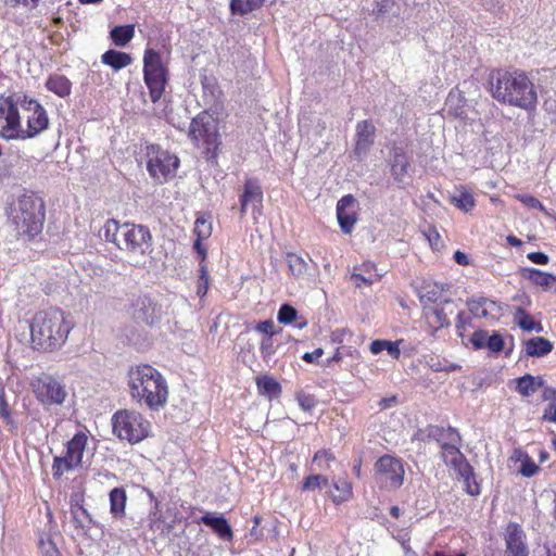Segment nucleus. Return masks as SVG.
Listing matches in <instances>:
<instances>
[{
	"label": "nucleus",
	"mask_w": 556,
	"mask_h": 556,
	"mask_svg": "<svg viewBox=\"0 0 556 556\" xmlns=\"http://www.w3.org/2000/svg\"><path fill=\"white\" fill-rule=\"evenodd\" d=\"M489 85L492 97L498 102L526 111L535 109L538 94L525 73L494 70L489 75Z\"/></svg>",
	"instance_id": "f257e3e1"
},
{
	"label": "nucleus",
	"mask_w": 556,
	"mask_h": 556,
	"mask_svg": "<svg viewBox=\"0 0 556 556\" xmlns=\"http://www.w3.org/2000/svg\"><path fill=\"white\" fill-rule=\"evenodd\" d=\"M128 387L131 399L143 403L151 410H159L167 402V382L163 375L151 365L144 364L130 368Z\"/></svg>",
	"instance_id": "f03ea898"
},
{
	"label": "nucleus",
	"mask_w": 556,
	"mask_h": 556,
	"mask_svg": "<svg viewBox=\"0 0 556 556\" xmlns=\"http://www.w3.org/2000/svg\"><path fill=\"white\" fill-rule=\"evenodd\" d=\"M99 236L134 258L141 260L152 252V235L143 225L121 224L116 219H109Z\"/></svg>",
	"instance_id": "7ed1b4c3"
},
{
	"label": "nucleus",
	"mask_w": 556,
	"mask_h": 556,
	"mask_svg": "<svg viewBox=\"0 0 556 556\" xmlns=\"http://www.w3.org/2000/svg\"><path fill=\"white\" fill-rule=\"evenodd\" d=\"M70 329L63 311L50 308L35 315L30 325V336L33 342L41 349L52 351L65 342Z\"/></svg>",
	"instance_id": "20e7f679"
},
{
	"label": "nucleus",
	"mask_w": 556,
	"mask_h": 556,
	"mask_svg": "<svg viewBox=\"0 0 556 556\" xmlns=\"http://www.w3.org/2000/svg\"><path fill=\"white\" fill-rule=\"evenodd\" d=\"M43 222V201L34 193L23 194L12 214V223L17 236L35 237L42 230Z\"/></svg>",
	"instance_id": "39448f33"
},
{
	"label": "nucleus",
	"mask_w": 556,
	"mask_h": 556,
	"mask_svg": "<svg viewBox=\"0 0 556 556\" xmlns=\"http://www.w3.org/2000/svg\"><path fill=\"white\" fill-rule=\"evenodd\" d=\"M113 433L121 440L138 443L149 434L150 422L135 410H118L112 417Z\"/></svg>",
	"instance_id": "423d86ee"
},
{
	"label": "nucleus",
	"mask_w": 556,
	"mask_h": 556,
	"mask_svg": "<svg viewBox=\"0 0 556 556\" xmlns=\"http://www.w3.org/2000/svg\"><path fill=\"white\" fill-rule=\"evenodd\" d=\"M166 75L167 70L163 64L161 54L153 49L146 50L143 56V76L153 103L157 102L164 92Z\"/></svg>",
	"instance_id": "0eeeda50"
},
{
	"label": "nucleus",
	"mask_w": 556,
	"mask_h": 556,
	"mask_svg": "<svg viewBox=\"0 0 556 556\" xmlns=\"http://www.w3.org/2000/svg\"><path fill=\"white\" fill-rule=\"evenodd\" d=\"M22 94L0 97V137L5 140L21 139V117L17 105H22Z\"/></svg>",
	"instance_id": "6e6552de"
},
{
	"label": "nucleus",
	"mask_w": 556,
	"mask_h": 556,
	"mask_svg": "<svg viewBox=\"0 0 556 556\" xmlns=\"http://www.w3.org/2000/svg\"><path fill=\"white\" fill-rule=\"evenodd\" d=\"M31 387L35 397L43 406H60L68 395L65 383L47 374L34 379Z\"/></svg>",
	"instance_id": "1a4fd4ad"
},
{
	"label": "nucleus",
	"mask_w": 556,
	"mask_h": 556,
	"mask_svg": "<svg viewBox=\"0 0 556 556\" xmlns=\"http://www.w3.org/2000/svg\"><path fill=\"white\" fill-rule=\"evenodd\" d=\"M405 470L401 459L383 455L375 463V481L380 489L394 491L404 482Z\"/></svg>",
	"instance_id": "9d476101"
},
{
	"label": "nucleus",
	"mask_w": 556,
	"mask_h": 556,
	"mask_svg": "<svg viewBox=\"0 0 556 556\" xmlns=\"http://www.w3.org/2000/svg\"><path fill=\"white\" fill-rule=\"evenodd\" d=\"M189 138L197 144L206 146L207 150L219 144L217 118L210 110H205L192 118L188 132Z\"/></svg>",
	"instance_id": "9b49d317"
},
{
	"label": "nucleus",
	"mask_w": 556,
	"mask_h": 556,
	"mask_svg": "<svg viewBox=\"0 0 556 556\" xmlns=\"http://www.w3.org/2000/svg\"><path fill=\"white\" fill-rule=\"evenodd\" d=\"M441 457L444 464L453 468L464 480L468 494H480V486L478 483H475L473 486L469 484V479L473 477V468L456 446V443H444L443 450L441 451Z\"/></svg>",
	"instance_id": "f8f14e48"
},
{
	"label": "nucleus",
	"mask_w": 556,
	"mask_h": 556,
	"mask_svg": "<svg viewBox=\"0 0 556 556\" xmlns=\"http://www.w3.org/2000/svg\"><path fill=\"white\" fill-rule=\"evenodd\" d=\"M178 166L179 159L176 155L160 148L155 149L152 147V153L149 154L147 169L155 181L163 184L174 178Z\"/></svg>",
	"instance_id": "ddd939ff"
},
{
	"label": "nucleus",
	"mask_w": 556,
	"mask_h": 556,
	"mask_svg": "<svg viewBox=\"0 0 556 556\" xmlns=\"http://www.w3.org/2000/svg\"><path fill=\"white\" fill-rule=\"evenodd\" d=\"M22 106L30 112L27 116V128H21L23 137L21 139L34 138L49 126V117L45 108L35 99L23 94Z\"/></svg>",
	"instance_id": "4468645a"
},
{
	"label": "nucleus",
	"mask_w": 556,
	"mask_h": 556,
	"mask_svg": "<svg viewBox=\"0 0 556 556\" xmlns=\"http://www.w3.org/2000/svg\"><path fill=\"white\" fill-rule=\"evenodd\" d=\"M357 201L352 194L342 197L337 203V218L343 233H351L357 222Z\"/></svg>",
	"instance_id": "2eb2a0df"
},
{
	"label": "nucleus",
	"mask_w": 556,
	"mask_h": 556,
	"mask_svg": "<svg viewBox=\"0 0 556 556\" xmlns=\"http://www.w3.org/2000/svg\"><path fill=\"white\" fill-rule=\"evenodd\" d=\"M525 532L518 523L509 522L506 528L504 556H528L529 549L525 542Z\"/></svg>",
	"instance_id": "dca6fc26"
},
{
	"label": "nucleus",
	"mask_w": 556,
	"mask_h": 556,
	"mask_svg": "<svg viewBox=\"0 0 556 556\" xmlns=\"http://www.w3.org/2000/svg\"><path fill=\"white\" fill-rule=\"evenodd\" d=\"M466 305L477 318L497 319L502 315L501 305L489 298H471L467 300Z\"/></svg>",
	"instance_id": "f3484780"
},
{
	"label": "nucleus",
	"mask_w": 556,
	"mask_h": 556,
	"mask_svg": "<svg viewBox=\"0 0 556 556\" xmlns=\"http://www.w3.org/2000/svg\"><path fill=\"white\" fill-rule=\"evenodd\" d=\"M88 438L84 432L76 433L67 443L65 458V469H73L81 463L83 454Z\"/></svg>",
	"instance_id": "a211bd4d"
},
{
	"label": "nucleus",
	"mask_w": 556,
	"mask_h": 556,
	"mask_svg": "<svg viewBox=\"0 0 556 556\" xmlns=\"http://www.w3.org/2000/svg\"><path fill=\"white\" fill-rule=\"evenodd\" d=\"M263 191L258 182L254 179H247L243 193L240 195L241 215L245 214L249 205L256 208L262 204Z\"/></svg>",
	"instance_id": "6ab92c4d"
},
{
	"label": "nucleus",
	"mask_w": 556,
	"mask_h": 556,
	"mask_svg": "<svg viewBox=\"0 0 556 556\" xmlns=\"http://www.w3.org/2000/svg\"><path fill=\"white\" fill-rule=\"evenodd\" d=\"M203 88V97L205 104L208 105L210 111L214 110L215 112L222 106V90L217 84V80L213 76H203L202 80Z\"/></svg>",
	"instance_id": "aec40b11"
},
{
	"label": "nucleus",
	"mask_w": 556,
	"mask_h": 556,
	"mask_svg": "<svg viewBox=\"0 0 556 556\" xmlns=\"http://www.w3.org/2000/svg\"><path fill=\"white\" fill-rule=\"evenodd\" d=\"M408 168L409 161L406 154L402 150L396 149L391 164V174L400 187H404L409 182Z\"/></svg>",
	"instance_id": "412c9836"
},
{
	"label": "nucleus",
	"mask_w": 556,
	"mask_h": 556,
	"mask_svg": "<svg viewBox=\"0 0 556 556\" xmlns=\"http://www.w3.org/2000/svg\"><path fill=\"white\" fill-rule=\"evenodd\" d=\"M422 432L427 435L428 440L439 443L441 450H443L444 443H457L460 440L458 431L453 427L443 428L430 425Z\"/></svg>",
	"instance_id": "4be33fe9"
},
{
	"label": "nucleus",
	"mask_w": 556,
	"mask_h": 556,
	"mask_svg": "<svg viewBox=\"0 0 556 556\" xmlns=\"http://www.w3.org/2000/svg\"><path fill=\"white\" fill-rule=\"evenodd\" d=\"M134 317L148 325L153 326L157 320L155 304L150 298H139L135 304Z\"/></svg>",
	"instance_id": "5701e85b"
},
{
	"label": "nucleus",
	"mask_w": 556,
	"mask_h": 556,
	"mask_svg": "<svg viewBox=\"0 0 556 556\" xmlns=\"http://www.w3.org/2000/svg\"><path fill=\"white\" fill-rule=\"evenodd\" d=\"M520 276L544 290H554L556 292V276L552 274L541 271L536 268H521Z\"/></svg>",
	"instance_id": "b1692460"
},
{
	"label": "nucleus",
	"mask_w": 556,
	"mask_h": 556,
	"mask_svg": "<svg viewBox=\"0 0 556 556\" xmlns=\"http://www.w3.org/2000/svg\"><path fill=\"white\" fill-rule=\"evenodd\" d=\"M201 521L210 527L220 539L230 541L232 539V530L226 518L222 515L205 514L201 517Z\"/></svg>",
	"instance_id": "393cba45"
},
{
	"label": "nucleus",
	"mask_w": 556,
	"mask_h": 556,
	"mask_svg": "<svg viewBox=\"0 0 556 556\" xmlns=\"http://www.w3.org/2000/svg\"><path fill=\"white\" fill-rule=\"evenodd\" d=\"M457 312V304L452 299H444L432 309L435 318V329L446 328L451 325L450 316Z\"/></svg>",
	"instance_id": "a878e982"
},
{
	"label": "nucleus",
	"mask_w": 556,
	"mask_h": 556,
	"mask_svg": "<svg viewBox=\"0 0 556 556\" xmlns=\"http://www.w3.org/2000/svg\"><path fill=\"white\" fill-rule=\"evenodd\" d=\"M45 87L50 92H53L60 98H66L72 93V83L71 80L58 73L50 74L45 83Z\"/></svg>",
	"instance_id": "bb28decb"
},
{
	"label": "nucleus",
	"mask_w": 556,
	"mask_h": 556,
	"mask_svg": "<svg viewBox=\"0 0 556 556\" xmlns=\"http://www.w3.org/2000/svg\"><path fill=\"white\" fill-rule=\"evenodd\" d=\"M286 262L291 274L298 279H304L306 277L312 276L309 271V263H313V261L309 257L308 260H305L304 257L295 253H287Z\"/></svg>",
	"instance_id": "cd10ccee"
},
{
	"label": "nucleus",
	"mask_w": 556,
	"mask_h": 556,
	"mask_svg": "<svg viewBox=\"0 0 556 556\" xmlns=\"http://www.w3.org/2000/svg\"><path fill=\"white\" fill-rule=\"evenodd\" d=\"M544 379L541 376H532L527 374L516 379V390L521 396H531L540 388L544 387Z\"/></svg>",
	"instance_id": "c85d7f7f"
},
{
	"label": "nucleus",
	"mask_w": 556,
	"mask_h": 556,
	"mask_svg": "<svg viewBox=\"0 0 556 556\" xmlns=\"http://www.w3.org/2000/svg\"><path fill=\"white\" fill-rule=\"evenodd\" d=\"M110 513L112 517L119 520L125 517L127 494L124 488H114L109 494Z\"/></svg>",
	"instance_id": "c756f323"
},
{
	"label": "nucleus",
	"mask_w": 556,
	"mask_h": 556,
	"mask_svg": "<svg viewBox=\"0 0 556 556\" xmlns=\"http://www.w3.org/2000/svg\"><path fill=\"white\" fill-rule=\"evenodd\" d=\"M553 343L543 337H534L525 342V352L530 357H543L553 351Z\"/></svg>",
	"instance_id": "7c9ffc66"
},
{
	"label": "nucleus",
	"mask_w": 556,
	"mask_h": 556,
	"mask_svg": "<svg viewBox=\"0 0 556 556\" xmlns=\"http://www.w3.org/2000/svg\"><path fill=\"white\" fill-rule=\"evenodd\" d=\"M103 64L111 66L114 71H119L131 64L132 58L130 54L117 50H108L101 55Z\"/></svg>",
	"instance_id": "2f4dec72"
},
{
	"label": "nucleus",
	"mask_w": 556,
	"mask_h": 556,
	"mask_svg": "<svg viewBox=\"0 0 556 556\" xmlns=\"http://www.w3.org/2000/svg\"><path fill=\"white\" fill-rule=\"evenodd\" d=\"M375 126L368 121L358 122L356 125V151L368 149L374 142Z\"/></svg>",
	"instance_id": "473e14b6"
},
{
	"label": "nucleus",
	"mask_w": 556,
	"mask_h": 556,
	"mask_svg": "<svg viewBox=\"0 0 556 556\" xmlns=\"http://www.w3.org/2000/svg\"><path fill=\"white\" fill-rule=\"evenodd\" d=\"M443 288H440L437 283L421 287L418 291V298L424 308H428L430 303H441Z\"/></svg>",
	"instance_id": "72a5a7b5"
},
{
	"label": "nucleus",
	"mask_w": 556,
	"mask_h": 556,
	"mask_svg": "<svg viewBox=\"0 0 556 556\" xmlns=\"http://www.w3.org/2000/svg\"><path fill=\"white\" fill-rule=\"evenodd\" d=\"M110 36L117 47H125L135 36L134 25H119L111 29Z\"/></svg>",
	"instance_id": "f704fd0d"
},
{
	"label": "nucleus",
	"mask_w": 556,
	"mask_h": 556,
	"mask_svg": "<svg viewBox=\"0 0 556 556\" xmlns=\"http://www.w3.org/2000/svg\"><path fill=\"white\" fill-rule=\"evenodd\" d=\"M267 0H231L230 10L233 15H247L258 10Z\"/></svg>",
	"instance_id": "c9c22d12"
},
{
	"label": "nucleus",
	"mask_w": 556,
	"mask_h": 556,
	"mask_svg": "<svg viewBox=\"0 0 556 556\" xmlns=\"http://www.w3.org/2000/svg\"><path fill=\"white\" fill-rule=\"evenodd\" d=\"M71 510L73 522L75 523L76 528L89 529L91 525H96V521L92 519L88 510L79 505L78 502L71 504Z\"/></svg>",
	"instance_id": "e433bc0d"
},
{
	"label": "nucleus",
	"mask_w": 556,
	"mask_h": 556,
	"mask_svg": "<svg viewBox=\"0 0 556 556\" xmlns=\"http://www.w3.org/2000/svg\"><path fill=\"white\" fill-rule=\"evenodd\" d=\"M395 7L394 0L375 1L371 14L378 23H383L390 13L395 14Z\"/></svg>",
	"instance_id": "4c0bfd02"
},
{
	"label": "nucleus",
	"mask_w": 556,
	"mask_h": 556,
	"mask_svg": "<svg viewBox=\"0 0 556 556\" xmlns=\"http://www.w3.org/2000/svg\"><path fill=\"white\" fill-rule=\"evenodd\" d=\"M257 388L262 394L277 396L281 392L280 384L269 376H262L256 379Z\"/></svg>",
	"instance_id": "58836bf2"
},
{
	"label": "nucleus",
	"mask_w": 556,
	"mask_h": 556,
	"mask_svg": "<svg viewBox=\"0 0 556 556\" xmlns=\"http://www.w3.org/2000/svg\"><path fill=\"white\" fill-rule=\"evenodd\" d=\"M333 488L338 492V494H333L331 496L333 503H336V504H340V503L346 502L353 495L352 483L349 482L346 479H339V480H337L333 483Z\"/></svg>",
	"instance_id": "ea45409f"
},
{
	"label": "nucleus",
	"mask_w": 556,
	"mask_h": 556,
	"mask_svg": "<svg viewBox=\"0 0 556 556\" xmlns=\"http://www.w3.org/2000/svg\"><path fill=\"white\" fill-rule=\"evenodd\" d=\"M451 202L459 210L469 212L475 206V199L471 192L467 190H459L451 197Z\"/></svg>",
	"instance_id": "a19ab883"
},
{
	"label": "nucleus",
	"mask_w": 556,
	"mask_h": 556,
	"mask_svg": "<svg viewBox=\"0 0 556 556\" xmlns=\"http://www.w3.org/2000/svg\"><path fill=\"white\" fill-rule=\"evenodd\" d=\"M329 480L327 477L323 475H311L305 478L302 490L303 491H315L317 489H320L323 486H328Z\"/></svg>",
	"instance_id": "79ce46f5"
},
{
	"label": "nucleus",
	"mask_w": 556,
	"mask_h": 556,
	"mask_svg": "<svg viewBox=\"0 0 556 556\" xmlns=\"http://www.w3.org/2000/svg\"><path fill=\"white\" fill-rule=\"evenodd\" d=\"M277 319L280 324L289 325L298 320V311L290 304H282L278 311Z\"/></svg>",
	"instance_id": "37998d69"
},
{
	"label": "nucleus",
	"mask_w": 556,
	"mask_h": 556,
	"mask_svg": "<svg viewBox=\"0 0 556 556\" xmlns=\"http://www.w3.org/2000/svg\"><path fill=\"white\" fill-rule=\"evenodd\" d=\"M194 233L198 239H207L212 233V225L204 217H199L195 220Z\"/></svg>",
	"instance_id": "c03bdc74"
},
{
	"label": "nucleus",
	"mask_w": 556,
	"mask_h": 556,
	"mask_svg": "<svg viewBox=\"0 0 556 556\" xmlns=\"http://www.w3.org/2000/svg\"><path fill=\"white\" fill-rule=\"evenodd\" d=\"M516 317H520L518 320V326L525 331H532L535 328V321L531 318V316L522 308L518 307L516 309Z\"/></svg>",
	"instance_id": "a18cd8bd"
},
{
	"label": "nucleus",
	"mask_w": 556,
	"mask_h": 556,
	"mask_svg": "<svg viewBox=\"0 0 556 556\" xmlns=\"http://www.w3.org/2000/svg\"><path fill=\"white\" fill-rule=\"evenodd\" d=\"M539 466L535 465V463L529 457L525 456L523 463L521 465V468L519 472L527 478H531L535 476L539 471Z\"/></svg>",
	"instance_id": "49530a36"
},
{
	"label": "nucleus",
	"mask_w": 556,
	"mask_h": 556,
	"mask_svg": "<svg viewBox=\"0 0 556 556\" xmlns=\"http://www.w3.org/2000/svg\"><path fill=\"white\" fill-rule=\"evenodd\" d=\"M486 348L493 353H500L504 349V339L498 332L489 336Z\"/></svg>",
	"instance_id": "de8ad7c7"
},
{
	"label": "nucleus",
	"mask_w": 556,
	"mask_h": 556,
	"mask_svg": "<svg viewBox=\"0 0 556 556\" xmlns=\"http://www.w3.org/2000/svg\"><path fill=\"white\" fill-rule=\"evenodd\" d=\"M0 418H2L7 425L14 426L4 392L0 394Z\"/></svg>",
	"instance_id": "09e8293b"
},
{
	"label": "nucleus",
	"mask_w": 556,
	"mask_h": 556,
	"mask_svg": "<svg viewBox=\"0 0 556 556\" xmlns=\"http://www.w3.org/2000/svg\"><path fill=\"white\" fill-rule=\"evenodd\" d=\"M457 318H456V329L459 337H464V330L467 326H471V317L467 315L464 311L456 312Z\"/></svg>",
	"instance_id": "8fccbe9b"
},
{
	"label": "nucleus",
	"mask_w": 556,
	"mask_h": 556,
	"mask_svg": "<svg viewBox=\"0 0 556 556\" xmlns=\"http://www.w3.org/2000/svg\"><path fill=\"white\" fill-rule=\"evenodd\" d=\"M275 353L274 342L271 337H265L261 342V355L264 361L270 359Z\"/></svg>",
	"instance_id": "3c124183"
},
{
	"label": "nucleus",
	"mask_w": 556,
	"mask_h": 556,
	"mask_svg": "<svg viewBox=\"0 0 556 556\" xmlns=\"http://www.w3.org/2000/svg\"><path fill=\"white\" fill-rule=\"evenodd\" d=\"M298 402L300 407L305 412L312 410L316 405L315 397L303 392L298 394Z\"/></svg>",
	"instance_id": "603ef678"
},
{
	"label": "nucleus",
	"mask_w": 556,
	"mask_h": 556,
	"mask_svg": "<svg viewBox=\"0 0 556 556\" xmlns=\"http://www.w3.org/2000/svg\"><path fill=\"white\" fill-rule=\"evenodd\" d=\"M489 333L485 330H477L472 333L471 343L476 349L486 348Z\"/></svg>",
	"instance_id": "864d4df0"
},
{
	"label": "nucleus",
	"mask_w": 556,
	"mask_h": 556,
	"mask_svg": "<svg viewBox=\"0 0 556 556\" xmlns=\"http://www.w3.org/2000/svg\"><path fill=\"white\" fill-rule=\"evenodd\" d=\"M517 199L530 208H538L540 211L544 210L543 204L536 198L530 194H518Z\"/></svg>",
	"instance_id": "5fc2aeb1"
},
{
	"label": "nucleus",
	"mask_w": 556,
	"mask_h": 556,
	"mask_svg": "<svg viewBox=\"0 0 556 556\" xmlns=\"http://www.w3.org/2000/svg\"><path fill=\"white\" fill-rule=\"evenodd\" d=\"M40 549L43 556H61L55 544L50 540H40Z\"/></svg>",
	"instance_id": "6e6d98bb"
},
{
	"label": "nucleus",
	"mask_w": 556,
	"mask_h": 556,
	"mask_svg": "<svg viewBox=\"0 0 556 556\" xmlns=\"http://www.w3.org/2000/svg\"><path fill=\"white\" fill-rule=\"evenodd\" d=\"M424 235L426 236L427 240L429 241L430 245L433 249H439L440 233L434 227L429 226L427 229L424 230Z\"/></svg>",
	"instance_id": "4d7b16f0"
},
{
	"label": "nucleus",
	"mask_w": 556,
	"mask_h": 556,
	"mask_svg": "<svg viewBox=\"0 0 556 556\" xmlns=\"http://www.w3.org/2000/svg\"><path fill=\"white\" fill-rule=\"evenodd\" d=\"M65 470V458L59 456L54 457L52 465L53 477L61 478Z\"/></svg>",
	"instance_id": "13d9d810"
},
{
	"label": "nucleus",
	"mask_w": 556,
	"mask_h": 556,
	"mask_svg": "<svg viewBox=\"0 0 556 556\" xmlns=\"http://www.w3.org/2000/svg\"><path fill=\"white\" fill-rule=\"evenodd\" d=\"M527 257L532 263L538 264V265H546L549 261L548 255L543 252H530V253H528Z\"/></svg>",
	"instance_id": "bf43d9fd"
},
{
	"label": "nucleus",
	"mask_w": 556,
	"mask_h": 556,
	"mask_svg": "<svg viewBox=\"0 0 556 556\" xmlns=\"http://www.w3.org/2000/svg\"><path fill=\"white\" fill-rule=\"evenodd\" d=\"M543 420L556 422V399L551 402L544 410Z\"/></svg>",
	"instance_id": "052dcab7"
},
{
	"label": "nucleus",
	"mask_w": 556,
	"mask_h": 556,
	"mask_svg": "<svg viewBox=\"0 0 556 556\" xmlns=\"http://www.w3.org/2000/svg\"><path fill=\"white\" fill-rule=\"evenodd\" d=\"M274 323L271 320L260 321L255 329L261 332L267 334V337H273L274 332Z\"/></svg>",
	"instance_id": "680f3d73"
},
{
	"label": "nucleus",
	"mask_w": 556,
	"mask_h": 556,
	"mask_svg": "<svg viewBox=\"0 0 556 556\" xmlns=\"http://www.w3.org/2000/svg\"><path fill=\"white\" fill-rule=\"evenodd\" d=\"M333 459V455L328 451H318L314 456V463H318L319 466L321 465L323 462H325L328 465V463Z\"/></svg>",
	"instance_id": "e2e57ef3"
},
{
	"label": "nucleus",
	"mask_w": 556,
	"mask_h": 556,
	"mask_svg": "<svg viewBox=\"0 0 556 556\" xmlns=\"http://www.w3.org/2000/svg\"><path fill=\"white\" fill-rule=\"evenodd\" d=\"M324 354V350L318 348L314 350L313 352H306L303 354L302 359L306 363H314L316 362L321 355Z\"/></svg>",
	"instance_id": "0e129e2a"
},
{
	"label": "nucleus",
	"mask_w": 556,
	"mask_h": 556,
	"mask_svg": "<svg viewBox=\"0 0 556 556\" xmlns=\"http://www.w3.org/2000/svg\"><path fill=\"white\" fill-rule=\"evenodd\" d=\"M387 340H375L370 344V352L372 354H378L386 350Z\"/></svg>",
	"instance_id": "69168bd1"
},
{
	"label": "nucleus",
	"mask_w": 556,
	"mask_h": 556,
	"mask_svg": "<svg viewBox=\"0 0 556 556\" xmlns=\"http://www.w3.org/2000/svg\"><path fill=\"white\" fill-rule=\"evenodd\" d=\"M386 351L394 358H399L401 352L396 342L387 341Z\"/></svg>",
	"instance_id": "338daca9"
},
{
	"label": "nucleus",
	"mask_w": 556,
	"mask_h": 556,
	"mask_svg": "<svg viewBox=\"0 0 556 556\" xmlns=\"http://www.w3.org/2000/svg\"><path fill=\"white\" fill-rule=\"evenodd\" d=\"M544 110L549 113H556V99L549 97L544 100Z\"/></svg>",
	"instance_id": "774afa93"
}]
</instances>
